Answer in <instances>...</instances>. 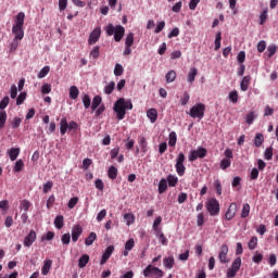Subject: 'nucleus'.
Instances as JSON below:
<instances>
[{"label":"nucleus","mask_w":278,"mask_h":278,"mask_svg":"<svg viewBox=\"0 0 278 278\" xmlns=\"http://www.w3.org/2000/svg\"><path fill=\"white\" fill-rule=\"evenodd\" d=\"M109 179H116L118 177V168L112 165L108 170Z\"/></svg>","instance_id":"26"},{"label":"nucleus","mask_w":278,"mask_h":278,"mask_svg":"<svg viewBox=\"0 0 278 278\" xmlns=\"http://www.w3.org/2000/svg\"><path fill=\"white\" fill-rule=\"evenodd\" d=\"M125 47H134V33H129L125 39Z\"/></svg>","instance_id":"42"},{"label":"nucleus","mask_w":278,"mask_h":278,"mask_svg":"<svg viewBox=\"0 0 278 278\" xmlns=\"http://www.w3.org/2000/svg\"><path fill=\"white\" fill-rule=\"evenodd\" d=\"M264 157L265 160H273V147L265 150Z\"/></svg>","instance_id":"63"},{"label":"nucleus","mask_w":278,"mask_h":278,"mask_svg":"<svg viewBox=\"0 0 278 278\" xmlns=\"http://www.w3.org/2000/svg\"><path fill=\"white\" fill-rule=\"evenodd\" d=\"M160 225H162V217L161 216H159V217H156L155 219H154V223H153V230L154 231H160Z\"/></svg>","instance_id":"57"},{"label":"nucleus","mask_w":278,"mask_h":278,"mask_svg":"<svg viewBox=\"0 0 278 278\" xmlns=\"http://www.w3.org/2000/svg\"><path fill=\"white\" fill-rule=\"evenodd\" d=\"M257 51H258V53H264V51H266V41L265 40H261L257 43Z\"/></svg>","instance_id":"61"},{"label":"nucleus","mask_w":278,"mask_h":278,"mask_svg":"<svg viewBox=\"0 0 278 278\" xmlns=\"http://www.w3.org/2000/svg\"><path fill=\"white\" fill-rule=\"evenodd\" d=\"M249 214H251V205L249 203L243 204L241 218H248Z\"/></svg>","instance_id":"34"},{"label":"nucleus","mask_w":278,"mask_h":278,"mask_svg":"<svg viewBox=\"0 0 278 278\" xmlns=\"http://www.w3.org/2000/svg\"><path fill=\"white\" fill-rule=\"evenodd\" d=\"M229 101H231V103H238V91L233 90L229 93L228 96Z\"/></svg>","instance_id":"53"},{"label":"nucleus","mask_w":278,"mask_h":278,"mask_svg":"<svg viewBox=\"0 0 278 278\" xmlns=\"http://www.w3.org/2000/svg\"><path fill=\"white\" fill-rule=\"evenodd\" d=\"M51 67L49 66H45L43 68H41L38 73V79H45V77L49 75Z\"/></svg>","instance_id":"36"},{"label":"nucleus","mask_w":278,"mask_h":278,"mask_svg":"<svg viewBox=\"0 0 278 278\" xmlns=\"http://www.w3.org/2000/svg\"><path fill=\"white\" fill-rule=\"evenodd\" d=\"M206 210L210 216H218L220 214V203L216 198H211L206 201Z\"/></svg>","instance_id":"4"},{"label":"nucleus","mask_w":278,"mask_h":278,"mask_svg":"<svg viewBox=\"0 0 278 278\" xmlns=\"http://www.w3.org/2000/svg\"><path fill=\"white\" fill-rule=\"evenodd\" d=\"M127 110H134L131 100H125V98L117 99L113 106L117 121H123V118H125Z\"/></svg>","instance_id":"1"},{"label":"nucleus","mask_w":278,"mask_h":278,"mask_svg":"<svg viewBox=\"0 0 278 278\" xmlns=\"http://www.w3.org/2000/svg\"><path fill=\"white\" fill-rule=\"evenodd\" d=\"M236 214H238V204L231 203L225 214L226 220H233Z\"/></svg>","instance_id":"9"},{"label":"nucleus","mask_w":278,"mask_h":278,"mask_svg":"<svg viewBox=\"0 0 278 278\" xmlns=\"http://www.w3.org/2000/svg\"><path fill=\"white\" fill-rule=\"evenodd\" d=\"M136 247V241H134V238H130L128 241L125 243V250L123 252L124 257H127L129 255V251H131Z\"/></svg>","instance_id":"15"},{"label":"nucleus","mask_w":278,"mask_h":278,"mask_svg":"<svg viewBox=\"0 0 278 278\" xmlns=\"http://www.w3.org/2000/svg\"><path fill=\"white\" fill-rule=\"evenodd\" d=\"M260 25H265L266 21H268V9H265L260 15Z\"/></svg>","instance_id":"43"},{"label":"nucleus","mask_w":278,"mask_h":278,"mask_svg":"<svg viewBox=\"0 0 278 278\" xmlns=\"http://www.w3.org/2000/svg\"><path fill=\"white\" fill-rule=\"evenodd\" d=\"M51 92V85L43 84L41 87V93L42 94H49Z\"/></svg>","instance_id":"64"},{"label":"nucleus","mask_w":278,"mask_h":278,"mask_svg":"<svg viewBox=\"0 0 278 278\" xmlns=\"http://www.w3.org/2000/svg\"><path fill=\"white\" fill-rule=\"evenodd\" d=\"M25 99H27V93L21 92L16 99V105H23Z\"/></svg>","instance_id":"56"},{"label":"nucleus","mask_w":278,"mask_h":278,"mask_svg":"<svg viewBox=\"0 0 278 278\" xmlns=\"http://www.w3.org/2000/svg\"><path fill=\"white\" fill-rule=\"evenodd\" d=\"M81 233H84V229L81 228L80 225H75L72 228V240L73 242H77V240H79V237L81 236Z\"/></svg>","instance_id":"12"},{"label":"nucleus","mask_w":278,"mask_h":278,"mask_svg":"<svg viewBox=\"0 0 278 278\" xmlns=\"http://www.w3.org/2000/svg\"><path fill=\"white\" fill-rule=\"evenodd\" d=\"M36 232L34 230H30V232L24 239V247H27L29 249V247H31V244L36 242Z\"/></svg>","instance_id":"14"},{"label":"nucleus","mask_w":278,"mask_h":278,"mask_svg":"<svg viewBox=\"0 0 278 278\" xmlns=\"http://www.w3.org/2000/svg\"><path fill=\"white\" fill-rule=\"evenodd\" d=\"M188 101H190V93L185 91L182 98L180 99V103L181 105H188Z\"/></svg>","instance_id":"59"},{"label":"nucleus","mask_w":278,"mask_h":278,"mask_svg":"<svg viewBox=\"0 0 278 278\" xmlns=\"http://www.w3.org/2000/svg\"><path fill=\"white\" fill-rule=\"evenodd\" d=\"M250 84H251V76H244L240 83V88L242 92H247L249 90Z\"/></svg>","instance_id":"18"},{"label":"nucleus","mask_w":278,"mask_h":278,"mask_svg":"<svg viewBox=\"0 0 278 278\" xmlns=\"http://www.w3.org/2000/svg\"><path fill=\"white\" fill-rule=\"evenodd\" d=\"M21 154V148H11L8 150V155L11 162L16 161V157Z\"/></svg>","instance_id":"16"},{"label":"nucleus","mask_w":278,"mask_h":278,"mask_svg":"<svg viewBox=\"0 0 278 278\" xmlns=\"http://www.w3.org/2000/svg\"><path fill=\"white\" fill-rule=\"evenodd\" d=\"M240 266H242V258L237 257L232 264L231 267L227 269L226 277L227 278H233L236 275H238V270H240Z\"/></svg>","instance_id":"7"},{"label":"nucleus","mask_w":278,"mask_h":278,"mask_svg":"<svg viewBox=\"0 0 278 278\" xmlns=\"http://www.w3.org/2000/svg\"><path fill=\"white\" fill-rule=\"evenodd\" d=\"M255 121V112L251 111L250 113L247 114L245 116V123L248 125H253V122Z\"/></svg>","instance_id":"46"},{"label":"nucleus","mask_w":278,"mask_h":278,"mask_svg":"<svg viewBox=\"0 0 278 278\" xmlns=\"http://www.w3.org/2000/svg\"><path fill=\"white\" fill-rule=\"evenodd\" d=\"M123 73H125V68L123 67V65H121L119 63L115 64V67H114L115 77H121Z\"/></svg>","instance_id":"37"},{"label":"nucleus","mask_w":278,"mask_h":278,"mask_svg":"<svg viewBox=\"0 0 278 278\" xmlns=\"http://www.w3.org/2000/svg\"><path fill=\"white\" fill-rule=\"evenodd\" d=\"M147 116L151 123H155L157 121V110H155V109L148 110Z\"/></svg>","instance_id":"22"},{"label":"nucleus","mask_w":278,"mask_h":278,"mask_svg":"<svg viewBox=\"0 0 278 278\" xmlns=\"http://www.w3.org/2000/svg\"><path fill=\"white\" fill-rule=\"evenodd\" d=\"M66 131H68V121L66 119V117H63L60 122L61 136H66Z\"/></svg>","instance_id":"17"},{"label":"nucleus","mask_w":278,"mask_h":278,"mask_svg":"<svg viewBox=\"0 0 278 278\" xmlns=\"http://www.w3.org/2000/svg\"><path fill=\"white\" fill-rule=\"evenodd\" d=\"M54 226L56 229H62L64 227V216H56L54 219Z\"/></svg>","instance_id":"31"},{"label":"nucleus","mask_w":278,"mask_h":278,"mask_svg":"<svg viewBox=\"0 0 278 278\" xmlns=\"http://www.w3.org/2000/svg\"><path fill=\"white\" fill-rule=\"evenodd\" d=\"M101 97L100 96H94L92 99V103H91V110L92 112H94L97 110V108H99V105H101Z\"/></svg>","instance_id":"30"},{"label":"nucleus","mask_w":278,"mask_h":278,"mask_svg":"<svg viewBox=\"0 0 278 278\" xmlns=\"http://www.w3.org/2000/svg\"><path fill=\"white\" fill-rule=\"evenodd\" d=\"M94 240H97V232H90V235L85 239L86 247H92Z\"/></svg>","instance_id":"24"},{"label":"nucleus","mask_w":278,"mask_h":278,"mask_svg":"<svg viewBox=\"0 0 278 278\" xmlns=\"http://www.w3.org/2000/svg\"><path fill=\"white\" fill-rule=\"evenodd\" d=\"M275 53H277V46H275V45L268 46L267 58L268 59L273 58V55H275Z\"/></svg>","instance_id":"49"},{"label":"nucleus","mask_w":278,"mask_h":278,"mask_svg":"<svg viewBox=\"0 0 278 278\" xmlns=\"http://www.w3.org/2000/svg\"><path fill=\"white\" fill-rule=\"evenodd\" d=\"M204 224H205V216L203 215V213H199L197 216V225L198 227H203Z\"/></svg>","instance_id":"52"},{"label":"nucleus","mask_w":278,"mask_h":278,"mask_svg":"<svg viewBox=\"0 0 278 278\" xmlns=\"http://www.w3.org/2000/svg\"><path fill=\"white\" fill-rule=\"evenodd\" d=\"M150 275H155L159 278L164 277V271L159 267H153L152 265H148L147 268L143 270V276L149 277Z\"/></svg>","instance_id":"8"},{"label":"nucleus","mask_w":278,"mask_h":278,"mask_svg":"<svg viewBox=\"0 0 278 278\" xmlns=\"http://www.w3.org/2000/svg\"><path fill=\"white\" fill-rule=\"evenodd\" d=\"M62 244H71V233H64L61 237Z\"/></svg>","instance_id":"62"},{"label":"nucleus","mask_w":278,"mask_h":278,"mask_svg":"<svg viewBox=\"0 0 278 278\" xmlns=\"http://www.w3.org/2000/svg\"><path fill=\"white\" fill-rule=\"evenodd\" d=\"M124 219L126 220V225H134L136 223V216L132 213H126L124 215Z\"/></svg>","instance_id":"27"},{"label":"nucleus","mask_w":278,"mask_h":278,"mask_svg":"<svg viewBox=\"0 0 278 278\" xmlns=\"http://www.w3.org/2000/svg\"><path fill=\"white\" fill-rule=\"evenodd\" d=\"M186 162V154L184 152H180L178 154V157L176 159V173L179 175V177H184L186 175V165L184 163Z\"/></svg>","instance_id":"6"},{"label":"nucleus","mask_w":278,"mask_h":278,"mask_svg":"<svg viewBox=\"0 0 278 278\" xmlns=\"http://www.w3.org/2000/svg\"><path fill=\"white\" fill-rule=\"evenodd\" d=\"M165 79H166V84H173V81H175V79H177V72L175 71H169L166 75H165Z\"/></svg>","instance_id":"23"},{"label":"nucleus","mask_w":278,"mask_h":278,"mask_svg":"<svg viewBox=\"0 0 278 278\" xmlns=\"http://www.w3.org/2000/svg\"><path fill=\"white\" fill-rule=\"evenodd\" d=\"M90 262V256L88 254H84L79 261L78 266L79 268H86V265Z\"/></svg>","instance_id":"25"},{"label":"nucleus","mask_w":278,"mask_h":278,"mask_svg":"<svg viewBox=\"0 0 278 278\" xmlns=\"http://www.w3.org/2000/svg\"><path fill=\"white\" fill-rule=\"evenodd\" d=\"M195 151V155H198V157H200V160H203V157H205V155H207V150L205 148H199Z\"/></svg>","instance_id":"51"},{"label":"nucleus","mask_w":278,"mask_h":278,"mask_svg":"<svg viewBox=\"0 0 278 278\" xmlns=\"http://www.w3.org/2000/svg\"><path fill=\"white\" fill-rule=\"evenodd\" d=\"M5 121H8V113L5 111H0V129L5 127Z\"/></svg>","instance_id":"38"},{"label":"nucleus","mask_w":278,"mask_h":278,"mask_svg":"<svg viewBox=\"0 0 278 278\" xmlns=\"http://www.w3.org/2000/svg\"><path fill=\"white\" fill-rule=\"evenodd\" d=\"M166 190H168V182L166 178H162L159 182V194H164Z\"/></svg>","instance_id":"21"},{"label":"nucleus","mask_w":278,"mask_h":278,"mask_svg":"<svg viewBox=\"0 0 278 278\" xmlns=\"http://www.w3.org/2000/svg\"><path fill=\"white\" fill-rule=\"evenodd\" d=\"M191 118H199L201 121L205 116V104L198 103L190 109Z\"/></svg>","instance_id":"5"},{"label":"nucleus","mask_w":278,"mask_h":278,"mask_svg":"<svg viewBox=\"0 0 278 278\" xmlns=\"http://www.w3.org/2000/svg\"><path fill=\"white\" fill-rule=\"evenodd\" d=\"M25 25V13L20 12L16 15L15 24L12 27V34H14V40H23L25 38V30L23 26Z\"/></svg>","instance_id":"2"},{"label":"nucleus","mask_w":278,"mask_h":278,"mask_svg":"<svg viewBox=\"0 0 278 278\" xmlns=\"http://www.w3.org/2000/svg\"><path fill=\"white\" fill-rule=\"evenodd\" d=\"M256 247H257V237H252L248 243V248L250 249V251H254Z\"/></svg>","instance_id":"48"},{"label":"nucleus","mask_w":278,"mask_h":278,"mask_svg":"<svg viewBox=\"0 0 278 278\" xmlns=\"http://www.w3.org/2000/svg\"><path fill=\"white\" fill-rule=\"evenodd\" d=\"M16 49H18V40L13 39V41L10 45V53H15Z\"/></svg>","instance_id":"60"},{"label":"nucleus","mask_w":278,"mask_h":278,"mask_svg":"<svg viewBox=\"0 0 278 278\" xmlns=\"http://www.w3.org/2000/svg\"><path fill=\"white\" fill-rule=\"evenodd\" d=\"M229 253V247L227 244H223L220 247L218 258L222 262V264H227L229 261L227 260V254Z\"/></svg>","instance_id":"11"},{"label":"nucleus","mask_w":278,"mask_h":278,"mask_svg":"<svg viewBox=\"0 0 278 278\" xmlns=\"http://www.w3.org/2000/svg\"><path fill=\"white\" fill-rule=\"evenodd\" d=\"M220 40H223V36L220 33H217L215 37V51H218V49H220Z\"/></svg>","instance_id":"55"},{"label":"nucleus","mask_w":278,"mask_h":278,"mask_svg":"<svg viewBox=\"0 0 278 278\" xmlns=\"http://www.w3.org/2000/svg\"><path fill=\"white\" fill-rule=\"evenodd\" d=\"M8 105H10V97L7 96L0 101L1 112H3L5 110V108H8Z\"/></svg>","instance_id":"45"},{"label":"nucleus","mask_w":278,"mask_h":278,"mask_svg":"<svg viewBox=\"0 0 278 278\" xmlns=\"http://www.w3.org/2000/svg\"><path fill=\"white\" fill-rule=\"evenodd\" d=\"M25 167V163H23V160H18L15 162V166L13 168L14 173H21L23 168Z\"/></svg>","instance_id":"44"},{"label":"nucleus","mask_w":278,"mask_h":278,"mask_svg":"<svg viewBox=\"0 0 278 278\" xmlns=\"http://www.w3.org/2000/svg\"><path fill=\"white\" fill-rule=\"evenodd\" d=\"M21 123H23L22 118L14 117L13 121L11 122L12 129H18V127H21Z\"/></svg>","instance_id":"47"},{"label":"nucleus","mask_w":278,"mask_h":278,"mask_svg":"<svg viewBox=\"0 0 278 278\" xmlns=\"http://www.w3.org/2000/svg\"><path fill=\"white\" fill-rule=\"evenodd\" d=\"M197 74H198L197 67L191 68L187 77L189 84H192L194 79H197Z\"/></svg>","instance_id":"35"},{"label":"nucleus","mask_w":278,"mask_h":278,"mask_svg":"<svg viewBox=\"0 0 278 278\" xmlns=\"http://www.w3.org/2000/svg\"><path fill=\"white\" fill-rule=\"evenodd\" d=\"M99 38H101V27H97L89 35V39H88L89 45H97V42H99Z\"/></svg>","instance_id":"10"},{"label":"nucleus","mask_w":278,"mask_h":278,"mask_svg":"<svg viewBox=\"0 0 278 278\" xmlns=\"http://www.w3.org/2000/svg\"><path fill=\"white\" fill-rule=\"evenodd\" d=\"M112 253H114V245H109L103 255L102 258L100 261L101 266H103L105 264V262H108V260H110V257H112Z\"/></svg>","instance_id":"13"},{"label":"nucleus","mask_w":278,"mask_h":278,"mask_svg":"<svg viewBox=\"0 0 278 278\" xmlns=\"http://www.w3.org/2000/svg\"><path fill=\"white\" fill-rule=\"evenodd\" d=\"M105 31L108 36H114L115 42H121V40H123V36H125V27L122 25H116L114 27L113 24H108Z\"/></svg>","instance_id":"3"},{"label":"nucleus","mask_w":278,"mask_h":278,"mask_svg":"<svg viewBox=\"0 0 278 278\" xmlns=\"http://www.w3.org/2000/svg\"><path fill=\"white\" fill-rule=\"evenodd\" d=\"M254 144L255 147L260 148L262 144H264V135L262 132H257L254 138Z\"/></svg>","instance_id":"29"},{"label":"nucleus","mask_w":278,"mask_h":278,"mask_svg":"<svg viewBox=\"0 0 278 278\" xmlns=\"http://www.w3.org/2000/svg\"><path fill=\"white\" fill-rule=\"evenodd\" d=\"M51 188H53V181L49 180L43 185V193L47 194L51 192Z\"/></svg>","instance_id":"58"},{"label":"nucleus","mask_w":278,"mask_h":278,"mask_svg":"<svg viewBox=\"0 0 278 278\" xmlns=\"http://www.w3.org/2000/svg\"><path fill=\"white\" fill-rule=\"evenodd\" d=\"M77 97H79V88H77V86H72L70 88V99H77Z\"/></svg>","instance_id":"33"},{"label":"nucleus","mask_w":278,"mask_h":278,"mask_svg":"<svg viewBox=\"0 0 278 278\" xmlns=\"http://www.w3.org/2000/svg\"><path fill=\"white\" fill-rule=\"evenodd\" d=\"M168 144L170 147H175V144H177V132H175V131L169 132Z\"/></svg>","instance_id":"41"},{"label":"nucleus","mask_w":278,"mask_h":278,"mask_svg":"<svg viewBox=\"0 0 278 278\" xmlns=\"http://www.w3.org/2000/svg\"><path fill=\"white\" fill-rule=\"evenodd\" d=\"M114 88H116V83L111 81L109 85L104 87L105 94H112V92H114Z\"/></svg>","instance_id":"39"},{"label":"nucleus","mask_w":278,"mask_h":278,"mask_svg":"<svg viewBox=\"0 0 278 278\" xmlns=\"http://www.w3.org/2000/svg\"><path fill=\"white\" fill-rule=\"evenodd\" d=\"M83 103H84V108L85 110H88L90 108V104L92 103V100L90 99V96H88L87 93H85L83 96Z\"/></svg>","instance_id":"40"},{"label":"nucleus","mask_w":278,"mask_h":278,"mask_svg":"<svg viewBox=\"0 0 278 278\" xmlns=\"http://www.w3.org/2000/svg\"><path fill=\"white\" fill-rule=\"evenodd\" d=\"M169 188H175V186H177V184H179V178L173 174H169L167 176V179H166Z\"/></svg>","instance_id":"19"},{"label":"nucleus","mask_w":278,"mask_h":278,"mask_svg":"<svg viewBox=\"0 0 278 278\" xmlns=\"http://www.w3.org/2000/svg\"><path fill=\"white\" fill-rule=\"evenodd\" d=\"M139 146L141 148L142 153H147L149 151L148 149V143H147V138L144 137H139Z\"/></svg>","instance_id":"32"},{"label":"nucleus","mask_w":278,"mask_h":278,"mask_svg":"<svg viewBox=\"0 0 278 278\" xmlns=\"http://www.w3.org/2000/svg\"><path fill=\"white\" fill-rule=\"evenodd\" d=\"M52 264H53V261L51 260L45 261L43 266L41 268V275H45V276L49 275Z\"/></svg>","instance_id":"20"},{"label":"nucleus","mask_w":278,"mask_h":278,"mask_svg":"<svg viewBox=\"0 0 278 278\" xmlns=\"http://www.w3.org/2000/svg\"><path fill=\"white\" fill-rule=\"evenodd\" d=\"M163 264L165 266V268H173V266H175V257L169 256V257H165L163 260Z\"/></svg>","instance_id":"28"},{"label":"nucleus","mask_w":278,"mask_h":278,"mask_svg":"<svg viewBox=\"0 0 278 278\" xmlns=\"http://www.w3.org/2000/svg\"><path fill=\"white\" fill-rule=\"evenodd\" d=\"M229 166H231V160L223 159L222 162H220L222 170H227V168H229Z\"/></svg>","instance_id":"50"},{"label":"nucleus","mask_w":278,"mask_h":278,"mask_svg":"<svg viewBox=\"0 0 278 278\" xmlns=\"http://www.w3.org/2000/svg\"><path fill=\"white\" fill-rule=\"evenodd\" d=\"M21 207L22 210H24L25 213L29 212V207H31V202L27 201V200H23L21 202Z\"/></svg>","instance_id":"54"}]
</instances>
